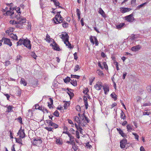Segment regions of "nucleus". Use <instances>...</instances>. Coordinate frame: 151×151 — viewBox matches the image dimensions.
Instances as JSON below:
<instances>
[{
  "instance_id": "1",
  "label": "nucleus",
  "mask_w": 151,
  "mask_h": 151,
  "mask_svg": "<svg viewBox=\"0 0 151 151\" xmlns=\"http://www.w3.org/2000/svg\"><path fill=\"white\" fill-rule=\"evenodd\" d=\"M17 21L14 20H11L10 23L12 24H23L26 22V19L23 17L20 16L19 14H17L15 17Z\"/></svg>"
},
{
  "instance_id": "2",
  "label": "nucleus",
  "mask_w": 151,
  "mask_h": 151,
  "mask_svg": "<svg viewBox=\"0 0 151 151\" xmlns=\"http://www.w3.org/2000/svg\"><path fill=\"white\" fill-rule=\"evenodd\" d=\"M78 115L81 119V121L79 124L81 126L85 127L87 125V123H89V120L88 118L86 117L84 113L81 114L80 113L78 114Z\"/></svg>"
},
{
  "instance_id": "3",
  "label": "nucleus",
  "mask_w": 151,
  "mask_h": 151,
  "mask_svg": "<svg viewBox=\"0 0 151 151\" xmlns=\"http://www.w3.org/2000/svg\"><path fill=\"white\" fill-rule=\"evenodd\" d=\"M61 38L64 41V43L66 46H68L69 48H71V44L69 43L68 41L69 36L67 34H62L60 35Z\"/></svg>"
},
{
  "instance_id": "4",
  "label": "nucleus",
  "mask_w": 151,
  "mask_h": 151,
  "mask_svg": "<svg viewBox=\"0 0 151 151\" xmlns=\"http://www.w3.org/2000/svg\"><path fill=\"white\" fill-rule=\"evenodd\" d=\"M60 12H58L57 14L56 15L55 17V18L57 22H58L57 23L54 21L55 23L56 24H58L59 23H60L63 22V18L61 17V16L60 14Z\"/></svg>"
},
{
  "instance_id": "5",
  "label": "nucleus",
  "mask_w": 151,
  "mask_h": 151,
  "mask_svg": "<svg viewBox=\"0 0 151 151\" xmlns=\"http://www.w3.org/2000/svg\"><path fill=\"white\" fill-rule=\"evenodd\" d=\"M14 8H10L9 10H4V12H6L4 14V15L5 16L6 15H9L10 16H12V15L14 14V12L13 10Z\"/></svg>"
},
{
  "instance_id": "6",
  "label": "nucleus",
  "mask_w": 151,
  "mask_h": 151,
  "mask_svg": "<svg viewBox=\"0 0 151 151\" xmlns=\"http://www.w3.org/2000/svg\"><path fill=\"white\" fill-rule=\"evenodd\" d=\"M23 45L29 49H31V45L30 41L27 39H24Z\"/></svg>"
},
{
  "instance_id": "7",
  "label": "nucleus",
  "mask_w": 151,
  "mask_h": 151,
  "mask_svg": "<svg viewBox=\"0 0 151 151\" xmlns=\"http://www.w3.org/2000/svg\"><path fill=\"white\" fill-rule=\"evenodd\" d=\"M1 40H3V41H4V44L7 45L10 47L12 46V42L10 41L9 39L3 37Z\"/></svg>"
},
{
  "instance_id": "8",
  "label": "nucleus",
  "mask_w": 151,
  "mask_h": 151,
  "mask_svg": "<svg viewBox=\"0 0 151 151\" xmlns=\"http://www.w3.org/2000/svg\"><path fill=\"white\" fill-rule=\"evenodd\" d=\"M33 144L35 145H40L42 143V141L40 138H34L32 140Z\"/></svg>"
},
{
  "instance_id": "9",
  "label": "nucleus",
  "mask_w": 151,
  "mask_h": 151,
  "mask_svg": "<svg viewBox=\"0 0 151 151\" xmlns=\"http://www.w3.org/2000/svg\"><path fill=\"white\" fill-rule=\"evenodd\" d=\"M127 143V139H124L121 140L120 142V147L122 149L124 148Z\"/></svg>"
},
{
  "instance_id": "10",
  "label": "nucleus",
  "mask_w": 151,
  "mask_h": 151,
  "mask_svg": "<svg viewBox=\"0 0 151 151\" xmlns=\"http://www.w3.org/2000/svg\"><path fill=\"white\" fill-rule=\"evenodd\" d=\"M101 84L102 83L101 82L99 81L97 82L96 84L94 86V88L97 90H100L101 88L102 87Z\"/></svg>"
},
{
  "instance_id": "11",
  "label": "nucleus",
  "mask_w": 151,
  "mask_h": 151,
  "mask_svg": "<svg viewBox=\"0 0 151 151\" xmlns=\"http://www.w3.org/2000/svg\"><path fill=\"white\" fill-rule=\"evenodd\" d=\"M17 134L19 135V137L20 138H23L25 137V134L24 130L21 129L19 130Z\"/></svg>"
},
{
  "instance_id": "12",
  "label": "nucleus",
  "mask_w": 151,
  "mask_h": 151,
  "mask_svg": "<svg viewBox=\"0 0 151 151\" xmlns=\"http://www.w3.org/2000/svg\"><path fill=\"white\" fill-rule=\"evenodd\" d=\"M141 48V46L139 45H137L133 46L131 48V50L133 52H136L139 50Z\"/></svg>"
},
{
  "instance_id": "13",
  "label": "nucleus",
  "mask_w": 151,
  "mask_h": 151,
  "mask_svg": "<svg viewBox=\"0 0 151 151\" xmlns=\"http://www.w3.org/2000/svg\"><path fill=\"white\" fill-rule=\"evenodd\" d=\"M35 108L36 109H38L41 111H42L44 113L46 112L47 113H48V111L47 109H44V108H42L41 107H40L38 104H36L35 106Z\"/></svg>"
},
{
  "instance_id": "14",
  "label": "nucleus",
  "mask_w": 151,
  "mask_h": 151,
  "mask_svg": "<svg viewBox=\"0 0 151 151\" xmlns=\"http://www.w3.org/2000/svg\"><path fill=\"white\" fill-rule=\"evenodd\" d=\"M125 19L127 21L129 22H132L133 19L132 14H130L125 17Z\"/></svg>"
},
{
  "instance_id": "15",
  "label": "nucleus",
  "mask_w": 151,
  "mask_h": 151,
  "mask_svg": "<svg viewBox=\"0 0 151 151\" xmlns=\"http://www.w3.org/2000/svg\"><path fill=\"white\" fill-rule=\"evenodd\" d=\"M53 47V48L55 50L59 51L60 50V48L58 47V45L56 44V43L53 42L52 43L51 45Z\"/></svg>"
},
{
  "instance_id": "16",
  "label": "nucleus",
  "mask_w": 151,
  "mask_h": 151,
  "mask_svg": "<svg viewBox=\"0 0 151 151\" xmlns=\"http://www.w3.org/2000/svg\"><path fill=\"white\" fill-rule=\"evenodd\" d=\"M98 11L99 13L101 14L103 17H106L105 13L101 8H99L98 9Z\"/></svg>"
},
{
  "instance_id": "17",
  "label": "nucleus",
  "mask_w": 151,
  "mask_h": 151,
  "mask_svg": "<svg viewBox=\"0 0 151 151\" xmlns=\"http://www.w3.org/2000/svg\"><path fill=\"white\" fill-rule=\"evenodd\" d=\"M103 88L105 94H107L109 91V87L106 85H104L103 86Z\"/></svg>"
},
{
  "instance_id": "18",
  "label": "nucleus",
  "mask_w": 151,
  "mask_h": 151,
  "mask_svg": "<svg viewBox=\"0 0 151 151\" xmlns=\"http://www.w3.org/2000/svg\"><path fill=\"white\" fill-rule=\"evenodd\" d=\"M63 133H65L67 134L70 138V140H74V137L68 131H65L63 132Z\"/></svg>"
},
{
  "instance_id": "19",
  "label": "nucleus",
  "mask_w": 151,
  "mask_h": 151,
  "mask_svg": "<svg viewBox=\"0 0 151 151\" xmlns=\"http://www.w3.org/2000/svg\"><path fill=\"white\" fill-rule=\"evenodd\" d=\"M5 107L7 108V110L6 111V112H10L13 111V109L14 107L12 106L7 105L5 106Z\"/></svg>"
},
{
  "instance_id": "20",
  "label": "nucleus",
  "mask_w": 151,
  "mask_h": 151,
  "mask_svg": "<svg viewBox=\"0 0 151 151\" xmlns=\"http://www.w3.org/2000/svg\"><path fill=\"white\" fill-rule=\"evenodd\" d=\"M51 1H52L55 5L57 7L58 6V8H62V7L60 6V3L57 0H50Z\"/></svg>"
},
{
  "instance_id": "21",
  "label": "nucleus",
  "mask_w": 151,
  "mask_h": 151,
  "mask_svg": "<svg viewBox=\"0 0 151 151\" xmlns=\"http://www.w3.org/2000/svg\"><path fill=\"white\" fill-rule=\"evenodd\" d=\"M75 126L77 130H79L80 133L82 134L83 129L81 126L80 124L78 125L76 123H75Z\"/></svg>"
},
{
  "instance_id": "22",
  "label": "nucleus",
  "mask_w": 151,
  "mask_h": 151,
  "mask_svg": "<svg viewBox=\"0 0 151 151\" xmlns=\"http://www.w3.org/2000/svg\"><path fill=\"white\" fill-rule=\"evenodd\" d=\"M133 126L131 124H128L127 126V131L129 132H130L132 130H134V129L132 128Z\"/></svg>"
},
{
  "instance_id": "23",
  "label": "nucleus",
  "mask_w": 151,
  "mask_h": 151,
  "mask_svg": "<svg viewBox=\"0 0 151 151\" xmlns=\"http://www.w3.org/2000/svg\"><path fill=\"white\" fill-rule=\"evenodd\" d=\"M131 10V9L129 8H124L121 9V11L123 13H125Z\"/></svg>"
},
{
  "instance_id": "24",
  "label": "nucleus",
  "mask_w": 151,
  "mask_h": 151,
  "mask_svg": "<svg viewBox=\"0 0 151 151\" xmlns=\"http://www.w3.org/2000/svg\"><path fill=\"white\" fill-rule=\"evenodd\" d=\"M10 36L11 38L14 40H18L17 37L16 35H14L13 33H10Z\"/></svg>"
},
{
  "instance_id": "25",
  "label": "nucleus",
  "mask_w": 151,
  "mask_h": 151,
  "mask_svg": "<svg viewBox=\"0 0 151 151\" xmlns=\"http://www.w3.org/2000/svg\"><path fill=\"white\" fill-rule=\"evenodd\" d=\"M120 118L121 119H123L124 120H126V116L122 111V112L120 114Z\"/></svg>"
},
{
  "instance_id": "26",
  "label": "nucleus",
  "mask_w": 151,
  "mask_h": 151,
  "mask_svg": "<svg viewBox=\"0 0 151 151\" xmlns=\"http://www.w3.org/2000/svg\"><path fill=\"white\" fill-rule=\"evenodd\" d=\"M24 42V39H20L19 40L18 42H17V46L19 45H23Z\"/></svg>"
},
{
  "instance_id": "27",
  "label": "nucleus",
  "mask_w": 151,
  "mask_h": 151,
  "mask_svg": "<svg viewBox=\"0 0 151 151\" xmlns=\"http://www.w3.org/2000/svg\"><path fill=\"white\" fill-rule=\"evenodd\" d=\"M49 99L50 102L48 103V106L50 108L51 106L53 104V101L52 99L51 98H49Z\"/></svg>"
},
{
  "instance_id": "28",
  "label": "nucleus",
  "mask_w": 151,
  "mask_h": 151,
  "mask_svg": "<svg viewBox=\"0 0 151 151\" xmlns=\"http://www.w3.org/2000/svg\"><path fill=\"white\" fill-rule=\"evenodd\" d=\"M45 122L47 123L48 126H52L53 122L51 120H47L45 121Z\"/></svg>"
},
{
  "instance_id": "29",
  "label": "nucleus",
  "mask_w": 151,
  "mask_h": 151,
  "mask_svg": "<svg viewBox=\"0 0 151 151\" xmlns=\"http://www.w3.org/2000/svg\"><path fill=\"white\" fill-rule=\"evenodd\" d=\"M125 25L124 23H121L119 24H118L116 26V28L118 29H121Z\"/></svg>"
},
{
  "instance_id": "30",
  "label": "nucleus",
  "mask_w": 151,
  "mask_h": 151,
  "mask_svg": "<svg viewBox=\"0 0 151 151\" xmlns=\"http://www.w3.org/2000/svg\"><path fill=\"white\" fill-rule=\"evenodd\" d=\"M20 83L21 84H23L24 86L27 85V83L23 78H21L20 81Z\"/></svg>"
},
{
  "instance_id": "31",
  "label": "nucleus",
  "mask_w": 151,
  "mask_h": 151,
  "mask_svg": "<svg viewBox=\"0 0 151 151\" xmlns=\"http://www.w3.org/2000/svg\"><path fill=\"white\" fill-rule=\"evenodd\" d=\"M96 72L99 76H103L104 75V74L103 72L101 70H100L98 69L97 70Z\"/></svg>"
},
{
  "instance_id": "32",
  "label": "nucleus",
  "mask_w": 151,
  "mask_h": 151,
  "mask_svg": "<svg viewBox=\"0 0 151 151\" xmlns=\"http://www.w3.org/2000/svg\"><path fill=\"white\" fill-rule=\"evenodd\" d=\"M70 82L73 86H76L77 85V82L76 80H71Z\"/></svg>"
},
{
  "instance_id": "33",
  "label": "nucleus",
  "mask_w": 151,
  "mask_h": 151,
  "mask_svg": "<svg viewBox=\"0 0 151 151\" xmlns=\"http://www.w3.org/2000/svg\"><path fill=\"white\" fill-rule=\"evenodd\" d=\"M75 121L78 123V125L79 124L80 122L81 121V119L80 118L77 116H75Z\"/></svg>"
},
{
  "instance_id": "34",
  "label": "nucleus",
  "mask_w": 151,
  "mask_h": 151,
  "mask_svg": "<svg viewBox=\"0 0 151 151\" xmlns=\"http://www.w3.org/2000/svg\"><path fill=\"white\" fill-rule=\"evenodd\" d=\"M81 66L77 65H76L74 69V71L76 72L81 68Z\"/></svg>"
},
{
  "instance_id": "35",
  "label": "nucleus",
  "mask_w": 151,
  "mask_h": 151,
  "mask_svg": "<svg viewBox=\"0 0 151 151\" xmlns=\"http://www.w3.org/2000/svg\"><path fill=\"white\" fill-rule=\"evenodd\" d=\"M147 3V2H146L144 3H143L142 4H140V5L138 6L137 7V8L138 9H139L140 8H142V7L144 6L145 4H146Z\"/></svg>"
},
{
  "instance_id": "36",
  "label": "nucleus",
  "mask_w": 151,
  "mask_h": 151,
  "mask_svg": "<svg viewBox=\"0 0 151 151\" xmlns=\"http://www.w3.org/2000/svg\"><path fill=\"white\" fill-rule=\"evenodd\" d=\"M63 27L64 28H67L68 27V24L67 22H63V23L62 24Z\"/></svg>"
},
{
  "instance_id": "37",
  "label": "nucleus",
  "mask_w": 151,
  "mask_h": 151,
  "mask_svg": "<svg viewBox=\"0 0 151 151\" xmlns=\"http://www.w3.org/2000/svg\"><path fill=\"white\" fill-rule=\"evenodd\" d=\"M22 138H20L19 137V138H16V142L17 143H20V144H22Z\"/></svg>"
},
{
  "instance_id": "38",
  "label": "nucleus",
  "mask_w": 151,
  "mask_h": 151,
  "mask_svg": "<svg viewBox=\"0 0 151 151\" xmlns=\"http://www.w3.org/2000/svg\"><path fill=\"white\" fill-rule=\"evenodd\" d=\"M71 80V79L70 77H67L65 79H64V81L65 83H67V82H70V81Z\"/></svg>"
},
{
  "instance_id": "39",
  "label": "nucleus",
  "mask_w": 151,
  "mask_h": 151,
  "mask_svg": "<svg viewBox=\"0 0 151 151\" xmlns=\"http://www.w3.org/2000/svg\"><path fill=\"white\" fill-rule=\"evenodd\" d=\"M22 58V56L19 55H18L17 56V59H16V60L17 62H19V60H21V59Z\"/></svg>"
},
{
  "instance_id": "40",
  "label": "nucleus",
  "mask_w": 151,
  "mask_h": 151,
  "mask_svg": "<svg viewBox=\"0 0 151 151\" xmlns=\"http://www.w3.org/2000/svg\"><path fill=\"white\" fill-rule=\"evenodd\" d=\"M145 111L143 112V115H149L151 114V113L150 112H148L147 110H146Z\"/></svg>"
},
{
  "instance_id": "41",
  "label": "nucleus",
  "mask_w": 151,
  "mask_h": 151,
  "mask_svg": "<svg viewBox=\"0 0 151 151\" xmlns=\"http://www.w3.org/2000/svg\"><path fill=\"white\" fill-rule=\"evenodd\" d=\"M45 128L48 131H53L52 130L53 129V128L49 127H46Z\"/></svg>"
},
{
  "instance_id": "42",
  "label": "nucleus",
  "mask_w": 151,
  "mask_h": 151,
  "mask_svg": "<svg viewBox=\"0 0 151 151\" xmlns=\"http://www.w3.org/2000/svg\"><path fill=\"white\" fill-rule=\"evenodd\" d=\"M31 56L35 59H36V58L37 57V56L36 55L35 53L34 52H32V53Z\"/></svg>"
},
{
  "instance_id": "43",
  "label": "nucleus",
  "mask_w": 151,
  "mask_h": 151,
  "mask_svg": "<svg viewBox=\"0 0 151 151\" xmlns=\"http://www.w3.org/2000/svg\"><path fill=\"white\" fill-rule=\"evenodd\" d=\"M131 4L133 6H135L136 4V0H132Z\"/></svg>"
},
{
  "instance_id": "44",
  "label": "nucleus",
  "mask_w": 151,
  "mask_h": 151,
  "mask_svg": "<svg viewBox=\"0 0 151 151\" xmlns=\"http://www.w3.org/2000/svg\"><path fill=\"white\" fill-rule=\"evenodd\" d=\"M69 105L68 102H66L64 104V108L65 109H67L68 106Z\"/></svg>"
},
{
  "instance_id": "45",
  "label": "nucleus",
  "mask_w": 151,
  "mask_h": 151,
  "mask_svg": "<svg viewBox=\"0 0 151 151\" xmlns=\"http://www.w3.org/2000/svg\"><path fill=\"white\" fill-rule=\"evenodd\" d=\"M88 88H86L85 89H84L83 91V93L85 95H88L87 94V93L88 92Z\"/></svg>"
},
{
  "instance_id": "46",
  "label": "nucleus",
  "mask_w": 151,
  "mask_h": 151,
  "mask_svg": "<svg viewBox=\"0 0 151 151\" xmlns=\"http://www.w3.org/2000/svg\"><path fill=\"white\" fill-rule=\"evenodd\" d=\"M52 127H53L55 129H56L58 128V125L53 123V124H52V126H51Z\"/></svg>"
},
{
  "instance_id": "47",
  "label": "nucleus",
  "mask_w": 151,
  "mask_h": 151,
  "mask_svg": "<svg viewBox=\"0 0 151 151\" xmlns=\"http://www.w3.org/2000/svg\"><path fill=\"white\" fill-rule=\"evenodd\" d=\"M132 134L134 136L135 139H136L137 140H138V138H139V136L137 135L136 133H132Z\"/></svg>"
},
{
  "instance_id": "48",
  "label": "nucleus",
  "mask_w": 151,
  "mask_h": 151,
  "mask_svg": "<svg viewBox=\"0 0 151 151\" xmlns=\"http://www.w3.org/2000/svg\"><path fill=\"white\" fill-rule=\"evenodd\" d=\"M80 77V76L76 75H71V78H75L77 79H79Z\"/></svg>"
},
{
  "instance_id": "49",
  "label": "nucleus",
  "mask_w": 151,
  "mask_h": 151,
  "mask_svg": "<svg viewBox=\"0 0 151 151\" xmlns=\"http://www.w3.org/2000/svg\"><path fill=\"white\" fill-rule=\"evenodd\" d=\"M54 115L57 117H58L59 116V114L58 112L56 110L53 113Z\"/></svg>"
},
{
  "instance_id": "50",
  "label": "nucleus",
  "mask_w": 151,
  "mask_h": 151,
  "mask_svg": "<svg viewBox=\"0 0 151 151\" xmlns=\"http://www.w3.org/2000/svg\"><path fill=\"white\" fill-rule=\"evenodd\" d=\"M11 64L10 62L9 61H7L5 62V65L7 66Z\"/></svg>"
},
{
  "instance_id": "51",
  "label": "nucleus",
  "mask_w": 151,
  "mask_h": 151,
  "mask_svg": "<svg viewBox=\"0 0 151 151\" xmlns=\"http://www.w3.org/2000/svg\"><path fill=\"white\" fill-rule=\"evenodd\" d=\"M103 65L104 68L106 69H107L108 68V66L106 64V63L105 62H104L103 63Z\"/></svg>"
},
{
  "instance_id": "52",
  "label": "nucleus",
  "mask_w": 151,
  "mask_h": 151,
  "mask_svg": "<svg viewBox=\"0 0 151 151\" xmlns=\"http://www.w3.org/2000/svg\"><path fill=\"white\" fill-rule=\"evenodd\" d=\"M76 137L78 138L79 139L80 138L79 133V132L78 130H77L76 131Z\"/></svg>"
},
{
  "instance_id": "53",
  "label": "nucleus",
  "mask_w": 151,
  "mask_h": 151,
  "mask_svg": "<svg viewBox=\"0 0 151 151\" xmlns=\"http://www.w3.org/2000/svg\"><path fill=\"white\" fill-rule=\"evenodd\" d=\"M147 88L148 92L151 91V86H147Z\"/></svg>"
},
{
  "instance_id": "54",
  "label": "nucleus",
  "mask_w": 151,
  "mask_h": 151,
  "mask_svg": "<svg viewBox=\"0 0 151 151\" xmlns=\"http://www.w3.org/2000/svg\"><path fill=\"white\" fill-rule=\"evenodd\" d=\"M119 133L123 137H124L126 136L125 134L123 133V132L122 130L121 131H120V132H119Z\"/></svg>"
},
{
  "instance_id": "55",
  "label": "nucleus",
  "mask_w": 151,
  "mask_h": 151,
  "mask_svg": "<svg viewBox=\"0 0 151 151\" xmlns=\"http://www.w3.org/2000/svg\"><path fill=\"white\" fill-rule=\"evenodd\" d=\"M76 12L77 13V16H80L81 13H80V10L79 9H76Z\"/></svg>"
},
{
  "instance_id": "56",
  "label": "nucleus",
  "mask_w": 151,
  "mask_h": 151,
  "mask_svg": "<svg viewBox=\"0 0 151 151\" xmlns=\"http://www.w3.org/2000/svg\"><path fill=\"white\" fill-rule=\"evenodd\" d=\"M76 110L78 111H81V108L79 106H76Z\"/></svg>"
},
{
  "instance_id": "57",
  "label": "nucleus",
  "mask_w": 151,
  "mask_h": 151,
  "mask_svg": "<svg viewBox=\"0 0 151 151\" xmlns=\"http://www.w3.org/2000/svg\"><path fill=\"white\" fill-rule=\"evenodd\" d=\"M56 144H61L60 139H56Z\"/></svg>"
},
{
  "instance_id": "58",
  "label": "nucleus",
  "mask_w": 151,
  "mask_h": 151,
  "mask_svg": "<svg viewBox=\"0 0 151 151\" xmlns=\"http://www.w3.org/2000/svg\"><path fill=\"white\" fill-rule=\"evenodd\" d=\"M94 40L95 42V45H98V42L96 38L95 37H94Z\"/></svg>"
},
{
  "instance_id": "59",
  "label": "nucleus",
  "mask_w": 151,
  "mask_h": 151,
  "mask_svg": "<svg viewBox=\"0 0 151 151\" xmlns=\"http://www.w3.org/2000/svg\"><path fill=\"white\" fill-rule=\"evenodd\" d=\"M74 58L75 60H77L78 58V57L77 56V54L76 52H75L74 54Z\"/></svg>"
},
{
  "instance_id": "60",
  "label": "nucleus",
  "mask_w": 151,
  "mask_h": 151,
  "mask_svg": "<svg viewBox=\"0 0 151 151\" xmlns=\"http://www.w3.org/2000/svg\"><path fill=\"white\" fill-rule=\"evenodd\" d=\"M72 148L75 151H76L78 149L77 147L75 146V145L73 146H72Z\"/></svg>"
},
{
  "instance_id": "61",
  "label": "nucleus",
  "mask_w": 151,
  "mask_h": 151,
  "mask_svg": "<svg viewBox=\"0 0 151 151\" xmlns=\"http://www.w3.org/2000/svg\"><path fill=\"white\" fill-rule=\"evenodd\" d=\"M111 95L112 98H113L115 99H116V97L115 94H113V93H112Z\"/></svg>"
},
{
  "instance_id": "62",
  "label": "nucleus",
  "mask_w": 151,
  "mask_h": 151,
  "mask_svg": "<svg viewBox=\"0 0 151 151\" xmlns=\"http://www.w3.org/2000/svg\"><path fill=\"white\" fill-rule=\"evenodd\" d=\"M19 122L21 124L22 123V118L21 117H19L18 119Z\"/></svg>"
},
{
  "instance_id": "63",
  "label": "nucleus",
  "mask_w": 151,
  "mask_h": 151,
  "mask_svg": "<svg viewBox=\"0 0 151 151\" xmlns=\"http://www.w3.org/2000/svg\"><path fill=\"white\" fill-rule=\"evenodd\" d=\"M90 39L91 42L93 44H94V40L92 38V37H91Z\"/></svg>"
},
{
  "instance_id": "64",
  "label": "nucleus",
  "mask_w": 151,
  "mask_h": 151,
  "mask_svg": "<svg viewBox=\"0 0 151 151\" xmlns=\"http://www.w3.org/2000/svg\"><path fill=\"white\" fill-rule=\"evenodd\" d=\"M140 151H145V149L142 146L140 147Z\"/></svg>"
}]
</instances>
